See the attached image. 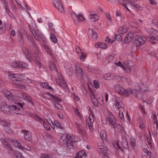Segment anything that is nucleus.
I'll return each instance as SVG.
<instances>
[{"label": "nucleus", "mask_w": 158, "mask_h": 158, "mask_svg": "<svg viewBox=\"0 0 158 158\" xmlns=\"http://www.w3.org/2000/svg\"><path fill=\"white\" fill-rule=\"evenodd\" d=\"M28 26L31 33L34 37L36 36L37 34L40 37L44 35L43 34L38 30L35 22L32 23L31 24H29Z\"/></svg>", "instance_id": "nucleus-1"}, {"label": "nucleus", "mask_w": 158, "mask_h": 158, "mask_svg": "<svg viewBox=\"0 0 158 158\" xmlns=\"http://www.w3.org/2000/svg\"><path fill=\"white\" fill-rule=\"evenodd\" d=\"M148 38L151 40L158 39V31L154 28L151 27L147 30Z\"/></svg>", "instance_id": "nucleus-2"}, {"label": "nucleus", "mask_w": 158, "mask_h": 158, "mask_svg": "<svg viewBox=\"0 0 158 158\" xmlns=\"http://www.w3.org/2000/svg\"><path fill=\"white\" fill-rule=\"evenodd\" d=\"M146 39L144 36L142 35H137L135 37V43L136 47H138L145 44Z\"/></svg>", "instance_id": "nucleus-3"}, {"label": "nucleus", "mask_w": 158, "mask_h": 158, "mask_svg": "<svg viewBox=\"0 0 158 158\" xmlns=\"http://www.w3.org/2000/svg\"><path fill=\"white\" fill-rule=\"evenodd\" d=\"M72 16L74 23L76 24L79 23L81 22H83L85 20L84 18L81 15H77L75 13H73L72 14Z\"/></svg>", "instance_id": "nucleus-4"}, {"label": "nucleus", "mask_w": 158, "mask_h": 158, "mask_svg": "<svg viewBox=\"0 0 158 158\" xmlns=\"http://www.w3.org/2000/svg\"><path fill=\"white\" fill-rule=\"evenodd\" d=\"M21 50L25 56L26 58L31 62L32 61V58L31 56V54L27 47H23L22 48Z\"/></svg>", "instance_id": "nucleus-5"}, {"label": "nucleus", "mask_w": 158, "mask_h": 158, "mask_svg": "<svg viewBox=\"0 0 158 158\" xmlns=\"http://www.w3.org/2000/svg\"><path fill=\"white\" fill-rule=\"evenodd\" d=\"M1 109L3 110L4 113H8L12 110L11 106L8 105L6 102H1Z\"/></svg>", "instance_id": "nucleus-6"}, {"label": "nucleus", "mask_w": 158, "mask_h": 158, "mask_svg": "<svg viewBox=\"0 0 158 158\" xmlns=\"http://www.w3.org/2000/svg\"><path fill=\"white\" fill-rule=\"evenodd\" d=\"M133 90L131 88L125 89L123 87L121 89L119 94L126 97H128L129 95L132 94L133 92Z\"/></svg>", "instance_id": "nucleus-7"}, {"label": "nucleus", "mask_w": 158, "mask_h": 158, "mask_svg": "<svg viewBox=\"0 0 158 158\" xmlns=\"http://www.w3.org/2000/svg\"><path fill=\"white\" fill-rule=\"evenodd\" d=\"M53 4L55 7L61 13L64 12V8L60 0H54Z\"/></svg>", "instance_id": "nucleus-8"}, {"label": "nucleus", "mask_w": 158, "mask_h": 158, "mask_svg": "<svg viewBox=\"0 0 158 158\" xmlns=\"http://www.w3.org/2000/svg\"><path fill=\"white\" fill-rule=\"evenodd\" d=\"M88 34L89 36L93 40H95L97 38V34L96 32L92 29H89Z\"/></svg>", "instance_id": "nucleus-9"}, {"label": "nucleus", "mask_w": 158, "mask_h": 158, "mask_svg": "<svg viewBox=\"0 0 158 158\" xmlns=\"http://www.w3.org/2000/svg\"><path fill=\"white\" fill-rule=\"evenodd\" d=\"M2 92L6 97L8 99L11 101L14 100V97L10 91L6 89H4L2 91Z\"/></svg>", "instance_id": "nucleus-10"}, {"label": "nucleus", "mask_w": 158, "mask_h": 158, "mask_svg": "<svg viewBox=\"0 0 158 158\" xmlns=\"http://www.w3.org/2000/svg\"><path fill=\"white\" fill-rule=\"evenodd\" d=\"M65 136V140L66 142H70L71 141H74L75 137L74 135H71L68 134L66 133L65 135L63 134L62 137H64Z\"/></svg>", "instance_id": "nucleus-11"}, {"label": "nucleus", "mask_w": 158, "mask_h": 158, "mask_svg": "<svg viewBox=\"0 0 158 158\" xmlns=\"http://www.w3.org/2000/svg\"><path fill=\"white\" fill-rule=\"evenodd\" d=\"M56 83L61 87L63 88H67L68 85L66 83L64 80H55Z\"/></svg>", "instance_id": "nucleus-12"}, {"label": "nucleus", "mask_w": 158, "mask_h": 158, "mask_svg": "<svg viewBox=\"0 0 158 158\" xmlns=\"http://www.w3.org/2000/svg\"><path fill=\"white\" fill-rule=\"evenodd\" d=\"M42 47L44 48L47 54L50 56H52L53 55L52 49L47 45V44H42Z\"/></svg>", "instance_id": "nucleus-13"}, {"label": "nucleus", "mask_w": 158, "mask_h": 158, "mask_svg": "<svg viewBox=\"0 0 158 158\" xmlns=\"http://www.w3.org/2000/svg\"><path fill=\"white\" fill-rule=\"evenodd\" d=\"M95 46L97 48L106 49L107 48L106 44L102 42H98L95 44Z\"/></svg>", "instance_id": "nucleus-14"}, {"label": "nucleus", "mask_w": 158, "mask_h": 158, "mask_svg": "<svg viewBox=\"0 0 158 158\" xmlns=\"http://www.w3.org/2000/svg\"><path fill=\"white\" fill-rule=\"evenodd\" d=\"M65 69L67 73L69 76H71L73 73V70L71 66L66 65L64 66Z\"/></svg>", "instance_id": "nucleus-15"}, {"label": "nucleus", "mask_w": 158, "mask_h": 158, "mask_svg": "<svg viewBox=\"0 0 158 158\" xmlns=\"http://www.w3.org/2000/svg\"><path fill=\"white\" fill-rule=\"evenodd\" d=\"M76 73L77 75L79 77L82 78H85L83 77L84 75L83 74V73L82 70L79 66L76 67Z\"/></svg>", "instance_id": "nucleus-16"}, {"label": "nucleus", "mask_w": 158, "mask_h": 158, "mask_svg": "<svg viewBox=\"0 0 158 158\" xmlns=\"http://www.w3.org/2000/svg\"><path fill=\"white\" fill-rule=\"evenodd\" d=\"M49 67L52 70H55L56 73H58V70L57 69L56 65L52 61H49Z\"/></svg>", "instance_id": "nucleus-17"}, {"label": "nucleus", "mask_w": 158, "mask_h": 158, "mask_svg": "<svg viewBox=\"0 0 158 158\" xmlns=\"http://www.w3.org/2000/svg\"><path fill=\"white\" fill-rule=\"evenodd\" d=\"M25 133H24V138L27 141H30L32 139V137L31 134L29 133L28 131L24 130L23 131Z\"/></svg>", "instance_id": "nucleus-18"}, {"label": "nucleus", "mask_w": 158, "mask_h": 158, "mask_svg": "<svg viewBox=\"0 0 158 158\" xmlns=\"http://www.w3.org/2000/svg\"><path fill=\"white\" fill-rule=\"evenodd\" d=\"M21 76L18 73H13L9 74L8 76V79H13V78L19 79L20 78Z\"/></svg>", "instance_id": "nucleus-19"}, {"label": "nucleus", "mask_w": 158, "mask_h": 158, "mask_svg": "<svg viewBox=\"0 0 158 158\" xmlns=\"http://www.w3.org/2000/svg\"><path fill=\"white\" fill-rule=\"evenodd\" d=\"M11 108L13 111L17 114H19L20 112V108L18 107L16 105H13L11 106Z\"/></svg>", "instance_id": "nucleus-20"}, {"label": "nucleus", "mask_w": 158, "mask_h": 158, "mask_svg": "<svg viewBox=\"0 0 158 158\" xmlns=\"http://www.w3.org/2000/svg\"><path fill=\"white\" fill-rule=\"evenodd\" d=\"M30 116L32 118L35 119L37 121L39 122L40 121H42V122H44L43 121V119L41 118L39 116L30 113Z\"/></svg>", "instance_id": "nucleus-21"}, {"label": "nucleus", "mask_w": 158, "mask_h": 158, "mask_svg": "<svg viewBox=\"0 0 158 158\" xmlns=\"http://www.w3.org/2000/svg\"><path fill=\"white\" fill-rule=\"evenodd\" d=\"M133 37L131 33H128L124 40L125 43H129Z\"/></svg>", "instance_id": "nucleus-22"}, {"label": "nucleus", "mask_w": 158, "mask_h": 158, "mask_svg": "<svg viewBox=\"0 0 158 158\" xmlns=\"http://www.w3.org/2000/svg\"><path fill=\"white\" fill-rule=\"evenodd\" d=\"M19 68H27L28 66V64L26 62L19 61Z\"/></svg>", "instance_id": "nucleus-23"}, {"label": "nucleus", "mask_w": 158, "mask_h": 158, "mask_svg": "<svg viewBox=\"0 0 158 158\" xmlns=\"http://www.w3.org/2000/svg\"><path fill=\"white\" fill-rule=\"evenodd\" d=\"M10 125L11 124L10 123V124H7V125L4 127V130L6 132L10 134L12 133V130L10 127Z\"/></svg>", "instance_id": "nucleus-24"}, {"label": "nucleus", "mask_w": 158, "mask_h": 158, "mask_svg": "<svg viewBox=\"0 0 158 158\" xmlns=\"http://www.w3.org/2000/svg\"><path fill=\"white\" fill-rule=\"evenodd\" d=\"M75 142V141H71L70 142H66L68 148L70 149H73L74 148L73 143Z\"/></svg>", "instance_id": "nucleus-25"}, {"label": "nucleus", "mask_w": 158, "mask_h": 158, "mask_svg": "<svg viewBox=\"0 0 158 158\" xmlns=\"http://www.w3.org/2000/svg\"><path fill=\"white\" fill-rule=\"evenodd\" d=\"M19 61H15L10 64V66L13 68H19Z\"/></svg>", "instance_id": "nucleus-26"}, {"label": "nucleus", "mask_w": 158, "mask_h": 158, "mask_svg": "<svg viewBox=\"0 0 158 158\" xmlns=\"http://www.w3.org/2000/svg\"><path fill=\"white\" fill-rule=\"evenodd\" d=\"M118 31L119 33L123 34L126 33L127 30L126 28L123 27H120L118 29Z\"/></svg>", "instance_id": "nucleus-27"}, {"label": "nucleus", "mask_w": 158, "mask_h": 158, "mask_svg": "<svg viewBox=\"0 0 158 158\" xmlns=\"http://www.w3.org/2000/svg\"><path fill=\"white\" fill-rule=\"evenodd\" d=\"M123 87L121 85L118 84H117L115 85L114 88L115 91L119 94L120 90Z\"/></svg>", "instance_id": "nucleus-28"}, {"label": "nucleus", "mask_w": 158, "mask_h": 158, "mask_svg": "<svg viewBox=\"0 0 158 158\" xmlns=\"http://www.w3.org/2000/svg\"><path fill=\"white\" fill-rule=\"evenodd\" d=\"M85 152L83 150H81L79 152L76 156L75 158H81L85 154Z\"/></svg>", "instance_id": "nucleus-29"}, {"label": "nucleus", "mask_w": 158, "mask_h": 158, "mask_svg": "<svg viewBox=\"0 0 158 158\" xmlns=\"http://www.w3.org/2000/svg\"><path fill=\"white\" fill-rule=\"evenodd\" d=\"M54 123L55 125L57 127H58L62 130H64V128L61 124L57 121L54 120Z\"/></svg>", "instance_id": "nucleus-30"}, {"label": "nucleus", "mask_w": 158, "mask_h": 158, "mask_svg": "<svg viewBox=\"0 0 158 158\" xmlns=\"http://www.w3.org/2000/svg\"><path fill=\"white\" fill-rule=\"evenodd\" d=\"M4 147L6 148V149L10 151H13V148L10 146L7 142H5L4 143Z\"/></svg>", "instance_id": "nucleus-31"}, {"label": "nucleus", "mask_w": 158, "mask_h": 158, "mask_svg": "<svg viewBox=\"0 0 158 158\" xmlns=\"http://www.w3.org/2000/svg\"><path fill=\"white\" fill-rule=\"evenodd\" d=\"M0 124L3 127H5L7 124H10V122L9 121H6L0 119Z\"/></svg>", "instance_id": "nucleus-32"}, {"label": "nucleus", "mask_w": 158, "mask_h": 158, "mask_svg": "<svg viewBox=\"0 0 158 158\" xmlns=\"http://www.w3.org/2000/svg\"><path fill=\"white\" fill-rule=\"evenodd\" d=\"M90 18L94 21H95L98 20L99 18L98 16L96 14L92 15H90Z\"/></svg>", "instance_id": "nucleus-33"}, {"label": "nucleus", "mask_w": 158, "mask_h": 158, "mask_svg": "<svg viewBox=\"0 0 158 158\" xmlns=\"http://www.w3.org/2000/svg\"><path fill=\"white\" fill-rule=\"evenodd\" d=\"M103 78L105 79H106L107 78H111L112 79L113 77L112 74L111 73H107L103 74Z\"/></svg>", "instance_id": "nucleus-34"}, {"label": "nucleus", "mask_w": 158, "mask_h": 158, "mask_svg": "<svg viewBox=\"0 0 158 158\" xmlns=\"http://www.w3.org/2000/svg\"><path fill=\"white\" fill-rule=\"evenodd\" d=\"M50 35V38L52 41L55 44L57 43V39L55 35L53 33H51Z\"/></svg>", "instance_id": "nucleus-35"}, {"label": "nucleus", "mask_w": 158, "mask_h": 158, "mask_svg": "<svg viewBox=\"0 0 158 158\" xmlns=\"http://www.w3.org/2000/svg\"><path fill=\"white\" fill-rule=\"evenodd\" d=\"M122 34H120V33L118 35H114V37L115 38V40L118 41H121L122 39Z\"/></svg>", "instance_id": "nucleus-36"}, {"label": "nucleus", "mask_w": 158, "mask_h": 158, "mask_svg": "<svg viewBox=\"0 0 158 158\" xmlns=\"http://www.w3.org/2000/svg\"><path fill=\"white\" fill-rule=\"evenodd\" d=\"M4 7L5 8V9L6 12L9 15H10V14H12L9 8V6L8 4L7 5H3Z\"/></svg>", "instance_id": "nucleus-37"}, {"label": "nucleus", "mask_w": 158, "mask_h": 158, "mask_svg": "<svg viewBox=\"0 0 158 158\" xmlns=\"http://www.w3.org/2000/svg\"><path fill=\"white\" fill-rule=\"evenodd\" d=\"M18 35L19 38V42L20 44H23V36L22 33L20 31H19Z\"/></svg>", "instance_id": "nucleus-38"}, {"label": "nucleus", "mask_w": 158, "mask_h": 158, "mask_svg": "<svg viewBox=\"0 0 158 158\" xmlns=\"http://www.w3.org/2000/svg\"><path fill=\"white\" fill-rule=\"evenodd\" d=\"M43 121L44 122H44H42V121L41 122V121H40L39 122L42 123L43 124L45 129L47 131H49L51 130L50 128L49 127H48V124L46 123L45 122L44 120Z\"/></svg>", "instance_id": "nucleus-39"}, {"label": "nucleus", "mask_w": 158, "mask_h": 158, "mask_svg": "<svg viewBox=\"0 0 158 158\" xmlns=\"http://www.w3.org/2000/svg\"><path fill=\"white\" fill-rule=\"evenodd\" d=\"M93 84L94 87L95 88L98 89L99 87V83L97 80H94L93 81Z\"/></svg>", "instance_id": "nucleus-40"}, {"label": "nucleus", "mask_w": 158, "mask_h": 158, "mask_svg": "<svg viewBox=\"0 0 158 158\" xmlns=\"http://www.w3.org/2000/svg\"><path fill=\"white\" fill-rule=\"evenodd\" d=\"M34 61L36 62L39 61V57L36 53H34L33 55Z\"/></svg>", "instance_id": "nucleus-41"}, {"label": "nucleus", "mask_w": 158, "mask_h": 158, "mask_svg": "<svg viewBox=\"0 0 158 158\" xmlns=\"http://www.w3.org/2000/svg\"><path fill=\"white\" fill-rule=\"evenodd\" d=\"M17 158H25L23 155L19 152H17L15 154Z\"/></svg>", "instance_id": "nucleus-42"}, {"label": "nucleus", "mask_w": 158, "mask_h": 158, "mask_svg": "<svg viewBox=\"0 0 158 158\" xmlns=\"http://www.w3.org/2000/svg\"><path fill=\"white\" fill-rule=\"evenodd\" d=\"M92 101L94 105L96 106H98V102L97 98H91Z\"/></svg>", "instance_id": "nucleus-43"}, {"label": "nucleus", "mask_w": 158, "mask_h": 158, "mask_svg": "<svg viewBox=\"0 0 158 158\" xmlns=\"http://www.w3.org/2000/svg\"><path fill=\"white\" fill-rule=\"evenodd\" d=\"M22 96L23 99L24 100H27V101L29 102H30V99H31L30 97H28L26 94H23Z\"/></svg>", "instance_id": "nucleus-44"}, {"label": "nucleus", "mask_w": 158, "mask_h": 158, "mask_svg": "<svg viewBox=\"0 0 158 158\" xmlns=\"http://www.w3.org/2000/svg\"><path fill=\"white\" fill-rule=\"evenodd\" d=\"M115 41V40H111L108 37H107L105 39L106 42L111 44L113 43Z\"/></svg>", "instance_id": "nucleus-45"}, {"label": "nucleus", "mask_w": 158, "mask_h": 158, "mask_svg": "<svg viewBox=\"0 0 158 158\" xmlns=\"http://www.w3.org/2000/svg\"><path fill=\"white\" fill-rule=\"evenodd\" d=\"M40 85L43 87L45 88H47L48 84L46 82H40Z\"/></svg>", "instance_id": "nucleus-46"}, {"label": "nucleus", "mask_w": 158, "mask_h": 158, "mask_svg": "<svg viewBox=\"0 0 158 158\" xmlns=\"http://www.w3.org/2000/svg\"><path fill=\"white\" fill-rule=\"evenodd\" d=\"M81 55L80 56V59L81 60H83L86 57V55L85 53L81 52Z\"/></svg>", "instance_id": "nucleus-47"}, {"label": "nucleus", "mask_w": 158, "mask_h": 158, "mask_svg": "<svg viewBox=\"0 0 158 158\" xmlns=\"http://www.w3.org/2000/svg\"><path fill=\"white\" fill-rule=\"evenodd\" d=\"M52 99H55L59 102H60L62 101L61 99L56 95L52 96Z\"/></svg>", "instance_id": "nucleus-48"}, {"label": "nucleus", "mask_w": 158, "mask_h": 158, "mask_svg": "<svg viewBox=\"0 0 158 158\" xmlns=\"http://www.w3.org/2000/svg\"><path fill=\"white\" fill-rule=\"evenodd\" d=\"M123 147L125 149H127L128 148V143L127 141L122 142Z\"/></svg>", "instance_id": "nucleus-49"}, {"label": "nucleus", "mask_w": 158, "mask_h": 158, "mask_svg": "<svg viewBox=\"0 0 158 158\" xmlns=\"http://www.w3.org/2000/svg\"><path fill=\"white\" fill-rule=\"evenodd\" d=\"M131 6H133L135 7L136 10H141V9L142 8L141 7L138 5L137 4H135L134 5H131Z\"/></svg>", "instance_id": "nucleus-50"}, {"label": "nucleus", "mask_w": 158, "mask_h": 158, "mask_svg": "<svg viewBox=\"0 0 158 158\" xmlns=\"http://www.w3.org/2000/svg\"><path fill=\"white\" fill-rule=\"evenodd\" d=\"M40 158H51V157L48 154H41Z\"/></svg>", "instance_id": "nucleus-51"}, {"label": "nucleus", "mask_w": 158, "mask_h": 158, "mask_svg": "<svg viewBox=\"0 0 158 158\" xmlns=\"http://www.w3.org/2000/svg\"><path fill=\"white\" fill-rule=\"evenodd\" d=\"M11 142L13 146L16 147L18 141L16 140L12 139L11 140Z\"/></svg>", "instance_id": "nucleus-52"}, {"label": "nucleus", "mask_w": 158, "mask_h": 158, "mask_svg": "<svg viewBox=\"0 0 158 158\" xmlns=\"http://www.w3.org/2000/svg\"><path fill=\"white\" fill-rule=\"evenodd\" d=\"M40 38L41 39V40L43 42V44H45L47 43V40L46 39L44 35H43L41 37H40Z\"/></svg>", "instance_id": "nucleus-53"}, {"label": "nucleus", "mask_w": 158, "mask_h": 158, "mask_svg": "<svg viewBox=\"0 0 158 158\" xmlns=\"http://www.w3.org/2000/svg\"><path fill=\"white\" fill-rule=\"evenodd\" d=\"M105 15L106 18L109 20L110 22H111L112 19L110 16V14L108 13H105Z\"/></svg>", "instance_id": "nucleus-54"}, {"label": "nucleus", "mask_w": 158, "mask_h": 158, "mask_svg": "<svg viewBox=\"0 0 158 158\" xmlns=\"http://www.w3.org/2000/svg\"><path fill=\"white\" fill-rule=\"evenodd\" d=\"M100 136L102 139H105L106 138V133H101L100 134Z\"/></svg>", "instance_id": "nucleus-55"}, {"label": "nucleus", "mask_w": 158, "mask_h": 158, "mask_svg": "<svg viewBox=\"0 0 158 158\" xmlns=\"http://www.w3.org/2000/svg\"><path fill=\"white\" fill-rule=\"evenodd\" d=\"M135 139H131L130 140V144L132 147L135 146Z\"/></svg>", "instance_id": "nucleus-56"}, {"label": "nucleus", "mask_w": 158, "mask_h": 158, "mask_svg": "<svg viewBox=\"0 0 158 158\" xmlns=\"http://www.w3.org/2000/svg\"><path fill=\"white\" fill-rule=\"evenodd\" d=\"M76 127L79 129L80 131H81L82 130V126L81 124H78L77 123H76Z\"/></svg>", "instance_id": "nucleus-57"}, {"label": "nucleus", "mask_w": 158, "mask_h": 158, "mask_svg": "<svg viewBox=\"0 0 158 158\" xmlns=\"http://www.w3.org/2000/svg\"><path fill=\"white\" fill-rule=\"evenodd\" d=\"M126 0H118V2L119 4H122L123 6L126 5Z\"/></svg>", "instance_id": "nucleus-58"}, {"label": "nucleus", "mask_w": 158, "mask_h": 158, "mask_svg": "<svg viewBox=\"0 0 158 158\" xmlns=\"http://www.w3.org/2000/svg\"><path fill=\"white\" fill-rule=\"evenodd\" d=\"M115 64L117 66L123 68V69L124 68L122 63L120 61H119L118 62L115 63Z\"/></svg>", "instance_id": "nucleus-59"}, {"label": "nucleus", "mask_w": 158, "mask_h": 158, "mask_svg": "<svg viewBox=\"0 0 158 158\" xmlns=\"http://www.w3.org/2000/svg\"><path fill=\"white\" fill-rule=\"evenodd\" d=\"M53 104L54 106L56 107H57L58 109H59V106H60V104H59L58 102H57L56 101L53 100Z\"/></svg>", "instance_id": "nucleus-60"}, {"label": "nucleus", "mask_w": 158, "mask_h": 158, "mask_svg": "<svg viewBox=\"0 0 158 158\" xmlns=\"http://www.w3.org/2000/svg\"><path fill=\"white\" fill-rule=\"evenodd\" d=\"M111 125H112V126L114 129L115 128H118V125H119V124H118L117 123H116L115 122H114Z\"/></svg>", "instance_id": "nucleus-61"}, {"label": "nucleus", "mask_w": 158, "mask_h": 158, "mask_svg": "<svg viewBox=\"0 0 158 158\" xmlns=\"http://www.w3.org/2000/svg\"><path fill=\"white\" fill-rule=\"evenodd\" d=\"M2 29V31H5L6 30V23H3L1 25L0 27V29Z\"/></svg>", "instance_id": "nucleus-62"}, {"label": "nucleus", "mask_w": 158, "mask_h": 158, "mask_svg": "<svg viewBox=\"0 0 158 158\" xmlns=\"http://www.w3.org/2000/svg\"><path fill=\"white\" fill-rule=\"evenodd\" d=\"M148 1L150 4L152 5H156L157 4V2L155 0H149Z\"/></svg>", "instance_id": "nucleus-63"}, {"label": "nucleus", "mask_w": 158, "mask_h": 158, "mask_svg": "<svg viewBox=\"0 0 158 158\" xmlns=\"http://www.w3.org/2000/svg\"><path fill=\"white\" fill-rule=\"evenodd\" d=\"M152 23L154 25L158 26V20L157 19H153L152 21Z\"/></svg>", "instance_id": "nucleus-64"}]
</instances>
